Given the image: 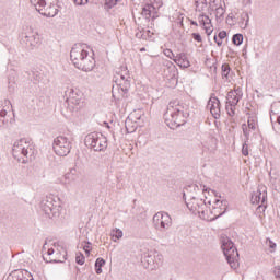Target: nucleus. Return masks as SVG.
Wrapping results in <instances>:
<instances>
[{"instance_id":"f257e3e1","label":"nucleus","mask_w":280,"mask_h":280,"mask_svg":"<svg viewBox=\"0 0 280 280\" xmlns=\"http://www.w3.org/2000/svg\"><path fill=\"white\" fill-rule=\"evenodd\" d=\"M189 119V105L179 102H171L164 114V121L171 130L185 126Z\"/></svg>"},{"instance_id":"f03ea898","label":"nucleus","mask_w":280,"mask_h":280,"mask_svg":"<svg viewBox=\"0 0 280 280\" xmlns=\"http://www.w3.org/2000/svg\"><path fill=\"white\" fill-rule=\"evenodd\" d=\"M221 248L230 267L233 268V270H237V266H240V252H237L235 243H233L229 236H223L221 238Z\"/></svg>"},{"instance_id":"7ed1b4c3","label":"nucleus","mask_w":280,"mask_h":280,"mask_svg":"<svg viewBox=\"0 0 280 280\" xmlns=\"http://www.w3.org/2000/svg\"><path fill=\"white\" fill-rule=\"evenodd\" d=\"M84 144L94 152H104L108 148V139L100 132H91L85 137Z\"/></svg>"},{"instance_id":"20e7f679","label":"nucleus","mask_w":280,"mask_h":280,"mask_svg":"<svg viewBox=\"0 0 280 280\" xmlns=\"http://www.w3.org/2000/svg\"><path fill=\"white\" fill-rule=\"evenodd\" d=\"M60 198L54 197V195L47 196L40 202L42 211H44L48 218H58L60 215Z\"/></svg>"},{"instance_id":"39448f33","label":"nucleus","mask_w":280,"mask_h":280,"mask_svg":"<svg viewBox=\"0 0 280 280\" xmlns=\"http://www.w3.org/2000/svg\"><path fill=\"white\" fill-rule=\"evenodd\" d=\"M12 152H13L14 159H18L19 162H21V160L19 158V156H21V154H22V156H25L22 159V163L24 165H26V163H30L28 154L31 156H32V154H34V151L27 144V140H25V138H22L19 141L14 142Z\"/></svg>"},{"instance_id":"423d86ee","label":"nucleus","mask_w":280,"mask_h":280,"mask_svg":"<svg viewBox=\"0 0 280 280\" xmlns=\"http://www.w3.org/2000/svg\"><path fill=\"white\" fill-rule=\"evenodd\" d=\"M52 150L58 156H67L71 153V141L65 136L55 138Z\"/></svg>"},{"instance_id":"0eeeda50","label":"nucleus","mask_w":280,"mask_h":280,"mask_svg":"<svg viewBox=\"0 0 280 280\" xmlns=\"http://www.w3.org/2000/svg\"><path fill=\"white\" fill-rule=\"evenodd\" d=\"M130 92V80H124L121 82H116L112 88V95L114 100H126L128 93Z\"/></svg>"},{"instance_id":"6e6552de","label":"nucleus","mask_w":280,"mask_h":280,"mask_svg":"<svg viewBox=\"0 0 280 280\" xmlns=\"http://www.w3.org/2000/svg\"><path fill=\"white\" fill-rule=\"evenodd\" d=\"M89 54L88 50L83 49L82 46L74 45L70 51V60L73 62L74 67L79 69L80 63L84 57Z\"/></svg>"},{"instance_id":"1a4fd4ad","label":"nucleus","mask_w":280,"mask_h":280,"mask_svg":"<svg viewBox=\"0 0 280 280\" xmlns=\"http://www.w3.org/2000/svg\"><path fill=\"white\" fill-rule=\"evenodd\" d=\"M164 67V75L167 78V80H172L173 82H178V68H176V65L174 62L166 60L163 62Z\"/></svg>"},{"instance_id":"9d476101","label":"nucleus","mask_w":280,"mask_h":280,"mask_svg":"<svg viewBox=\"0 0 280 280\" xmlns=\"http://www.w3.org/2000/svg\"><path fill=\"white\" fill-rule=\"evenodd\" d=\"M160 220V229L159 231H167L172 226V217L167 212H158L153 215V222Z\"/></svg>"},{"instance_id":"9b49d317","label":"nucleus","mask_w":280,"mask_h":280,"mask_svg":"<svg viewBox=\"0 0 280 280\" xmlns=\"http://www.w3.org/2000/svg\"><path fill=\"white\" fill-rule=\"evenodd\" d=\"M220 98L217 96H211L208 101L207 108L210 110L212 117L214 119H220L221 117V109H220Z\"/></svg>"},{"instance_id":"f8f14e48","label":"nucleus","mask_w":280,"mask_h":280,"mask_svg":"<svg viewBox=\"0 0 280 280\" xmlns=\"http://www.w3.org/2000/svg\"><path fill=\"white\" fill-rule=\"evenodd\" d=\"M242 97H244V92L242 91V88L231 90L226 95V104H229L230 106H237Z\"/></svg>"},{"instance_id":"ddd939ff","label":"nucleus","mask_w":280,"mask_h":280,"mask_svg":"<svg viewBox=\"0 0 280 280\" xmlns=\"http://www.w3.org/2000/svg\"><path fill=\"white\" fill-rule=\"evenodd\" d=\"M40 38L38 37V34L36 33H28L22 35V43L26 45L27 49H34L36 45H38V42Z\"/></svg>"},{"instance_id":"4468645a","label":"nucleus","mask_w":280,"mask_h":280,"mask_svg":"<svg viewBox=\"0 0 280 280\" xmlns=\"http://www.w3.org/2000/svg\"><path fill=\"white\" fill-rule=\"evenodd\" d=\"M266 194H262L260 189L252 195V205H258V211H266Z\"/></svg>"},{"instance_id":"2eb2a0df","label":"nucleus","mask_w":280,"mask_h":280,"mask_svg":"<svg viewBox=\"0 0 280 280\" xmlns=\"http://www.w3.org/2000/svg\"><path fill=\"white\" fill-rule=\"evenodd\" d=\"M198 22L199 25L203 27L207 36H211V34H213V24H211V19L209 18V15L201 13L198 16Z\"/></svg>"},{"instance_id":"dca6fc26","label":"nucleus","mask_w":280,"mask_h":280,"mask_svg":"<svg viewBox=\"0 0 280 280\" xmlns=\"http://www.w3.org/2000/svg\"><path fill=\"white\" fill-rule=\"evenodd\" d=\"M65 95L67 97L66 102L68 103V106H79L80 108V106L84 104V102H82V96H77V98H73V88H67Z\"/></svg>"},{"instance_id":"f3484780","label":"nucleus","mask_w":280,"mask_h":280,"mask_svg":"<svg viewBox=\"0 0 280 280\" xmlns=\"http://www.w3.org/2000/svg\"><path fill=\"white\" fill-rule=\"evenodd\" d=\"M81 71H93L95 69V58L89 56V52L83 57V60L80 62L79 68Z\"/></svg>"},{"instance_id":"a211bd4d","label":"nucleus","mask_w":280,"mask_h":280,"mask_svg":"<svg viewBox=\"0 0 280 280\" xmlns=\"http://www.w3.org/2000/svg\"><path fill=\"white\" fill-rule=\"evenodd\" d=\"M42 11L39 14L42 16H47L48 19H54L58 14V8H56V4L50 3L48 7H42Z\"/></svg>"},{"instance_id":"6ab92c4d","label":"nucleus","mask_w":280,"mask_h":280,"mask_svg":"<svg viewBox=\"0 0 280 280\" xmlns=\"http://www.w3.org/2000/svg\"><path fill=\"white\" fill-rule=\"evenodd\" d=\"M174 62L178 65L182 69H188V67H191L189 59H187V55L185 52L178 54L174 58Z\"/></svg>"},{"instance_id":"aec40b11","label":"nucleus","mask_w":280,"mask_h":280,"mask_svg":"<svg viewBox=\"0 0 280 280\" xmlns=\"http://www.w3.org/2000/svg\"><path fill=\"white\" fill-rule=\"evenodd\" d=\"M191 202H186V207L190 209V211H198L199 214L205 215V207H207V202L200 199V202H196L195 206L189 207Z\"/></svg>"},{"instance_id":"412c9836","label":"nucleus","mask_w":280,"mask_h":280,"mask_svg":"<svg viewBox=\"0 0 280 280\" xmlns=\"http://www.w3.org/2000/svg\"><path fill=\"white\" fill-rule=\"evenodd\" d=\"M280 102L273 103L270 109V120L271 124L277 121V117H280Z\"/></svg>"},{"instance_id":"4be33fe9","label":"nucleus","mask_w":280,"mask_h":280,"mask_svg":"<svg viewBox=\"0 0 280 280\" xmlns=\"http://www.w3.org/2000/svg\"><path fill=\"white\" fill-rule=\"evenodd\" d=\"M248 21H250V18L246 12L241 13V15L236 18V23H238L243 30L248 27Z\"/></svg>"},{"instance_id":"5701e85b","label":"nucleus","mask_w":280,"mask_h":280,"mask_svg":"<svg viewBox=\"0 0 280 280\" xmlns=\"http://www.w3.org/2000/svg\"><path fill=\"white\" fill-rule=\"evenodd\" d=\"M144 264H147V268L149 270H156V262L154 261V254H148L143 258Z\"/></svg>"},{"instance_id":"b1692460","label":"nucleus","mask_w":280,"mask_h":280,"mask_svg":"<svg viewBox=\"0 0 280 280\" xmlns=\"http://www.w3.org/2000/svg\"><path fill=\"white\" fill-rule=\"evenodd\" d=\"M155 10L154 5L152 4H145L142 8V16H145V19H156V13L152 15V11ZM152 16V18H151Z\"/></svg>"},{"instance_id":"393cba45","label":"nucleus","mask_w":280,"mask_h":280,"mask_svg":"<svg viewBox=\"0 0 280 280\" xmlns=\"http://www.w3.org/2000/svg\"><path fill=\"white\" fill-rule=\"evenodd\" d=\"M37 12H43V8H47V0H30Z\"/></svg>"},{"instance_id":"a878e982","label":"nucleus","mask_w":280,"mask_h":280,"mask_svg":"<svg viewBox=\"0 0 280 280\" xmlns=\"http://www.w3.org/2000/svg\"><path fill=\"white\" fill-rule=\"evenodd\" d=\"M196 12H201V14H205V10H207V0H196Z\"/></svg>"},{"instance_id":"bb28decb","label":"nucleus","mask_w":280,"mask_h":280,"mask_svg":"<svg viewBox=\"0 0 280 280\" xmlns=\"http://www.w3.org/2000/svg\"><path fill=\"white\" fill-rule=\"evenodd\" d=\"M220 202H221V205L224 207V208H223L224 210H223L222 212H219L218 215H214L212 220H218V218H222V215H224V213H226V207H228V205H229V201H226V200L220 201L219 199H217V200L214 201V205H218V203H220Z\"/></svg>"},{"instance_id":"cd10ccee","label":"nucleus","mask_w":280,"mask_h":280,"mask_svg":"<svg viewBox=\"0 0 280 280\" xmlns=\"http://www.w3.org/2000/svg\"><path fill=\"white\" fill-rule=\"evenodd\" d=\"M232 43H233V45H236V47H240V45H242V43H244V35L241 33L234 34L232 37Z\"/></svg>"},{"instance_id":"c85d7f7f","label":"nucleus","mask_w":280,"mask_h":280,"mask_svg":"<svg viewBox=\"0 0 280 280\" xmlns=\"http://www.w3.org/2000/svg\"><path fill=\"white\" fill-rule=\"evenodd\" d=\"M231 73V66L229 63H223L221 67V75L225 80H229V74Z\"/></svg>"},{"instance_id":"c756f323","label":"nucleus","mask_w":280,"mask_h":280,"mask_svg":"<svg viewBox=\"0 0 280 280\" xmlns=\"http://www.w3.org/2000/svg\"><path fill=\"white\" fill-rule=\"evenodd\" d=\"M21 277H23V270H15L8 276L7 280H21Z\"/></svg>"},{"instance_id":"7c9ffc66","label":"nucleus","mask_w":280,"mask_h":280,"mask_svg":"<svg viewBox=\"0 0 280 280\" xmlns=\"http://www.w3.org/2000/svg\"><path fill=\"white\" fill-rule=\"evenodd\" d=\"M224 12H226V10H224V8H222V4H220L215 9V19H217V21H222V19H224Z\"/></svg>"},{"instance_id":"2f4dec72","label":"nucleus","mask_w":280,"mask_h":280,"mask_svg":"<svg viewBox=\"0 0 280 280\" xmlns=\"http://www.w3.org/2000/svg\"><path fill=\"white\" fill-rule=\"evenodd\" d=\"M43 259L46 261V264H62V260L58 258H51V256H47L45 254L43 255Z\"/></svg>"},{"instance_id":"473e14b6","label":"nucleus","mask_w":280,"mask_h":280,"mask_svg":"<svg viewBox=\"0 0 280 280\" xmlns=\"http://www.w3.org/2000/svg\"><path fill=\"white\" fill-rule=\"evenodd\" d=\"M117 3H119V0H106L104 8H105V10H113V8H115V5H117Z\"/></svg>"},{"instance_id":"72a5a7b5","label":"nucleus","mask_w":280,"mask_h":280,"mask_svg":"<svg viewBox=\"0 0 280 280\" xmlns=\"http://www.w3.org/2000/svg\"><path fill=\"white\" fill-rule=\"evenodd\" d=\"M153 257H154L155 268L161 266V264H163V255L159 254V252H155L153 254Z\"/></svg>"},{"instance_id":"f704fd0d","label":"nucleus","mask_w":280,"mask_h":280,"mask_svg":"<svg viewBox=\"0 0 280 280\" xmlns=\"http://www.w3.org/2000/svg\"><path fill=\"white\" fill-rule=\"evenodd\" d=\"M235 106L237 105H230L229 103H226L225 110H228V115L230 117H233L235 115Z\"/></svg>"},{"instance_id":"c9c22d12","label":"nucleus","mask_w":280,"mask_h":280,"mask_svg":"<svg viewBox=\"0 0 280 280\" xmlns=\"http://www.w3.org/2000/svg\"><path fill=\"white\" fill-rule=\"evenodd\" d=\"M242 130H243V135L245 137V143H248V139L250 137V131H248V127L246 126V124L242 125Z\"/></svg>"},{"instance_id":"e433bc0d","label":"nucleus","mask_w":280,"mask_h":280,"mask_svg":"<svg viewBox=\"0 0 280 280\" xmlns=\"http://www.w3.org/2000/svg\"><path fill=\"white\" fill-rule=\"evenodd\" d=\"M82 246H83L84 253L88 254V255H91V250H92L91 242L84 241V242L82 243Z\"/></svg>"},{"instance_id":"4c0bfd02","label":"nucleus","mask_w":280,"mask_h":280,"mask_svg":"<svg viewBox=\"0 0 280 280\" xmlns=\"http://www.w3.org/2000/svg\"><path fill=\"white\" fill-rule=\"evenodd\" d=\"M113 237H115L116 240H121L124 237V231H121L120 229L114 230Z\"/></svg>"},{"instance_id":"58836bf2","label":"nucleus","mask_w":280,"mask_h":280,"mask_svg":"<svg viewBox=\"0 0 280 280\" xmlns=\"http://www.w3.org/2000/svg\"><path fill=\"white\" fill-rule=\"evenodd\" d=\"M85 261L86 258L84 257V254L77 255L75 262L79 264V266H84Z\"/></svg>"},{"instance_id":"ea45409f","label":"nucleus","mask_w":280,"mask_h":280,"mask_svg":"<svg viewBox=\"0 0 280 280\" xmlns=\"http://www.w3.org/2000/svg\"><path fill=\"white\" fill-rule=\"evenodd\" d=\"M21 280H34V277L27 270H22Z\"/></svg>"},{"instance_id":"a19ab883","label":"nucleus","mask_w":280,"mask_h":280,"mask_svg":"<svg viewBox=\"0 0 280 280\" xmlns=\"http://www.w3.org/2000/svg\"><path fill=\"white\" fill-rule=\"evenodd\" d=\"M128 124H130V120H126V121H125L126 132H128V135H132V132H136V131H137V128H135V127H128Z\"/></svg>"},{"instance_id":"79ce46f5","label":"nucleus","mask_w":280,"mask_h":280,"mask_svg":"<svg viewBox=\"0 0 280 280\" xmlns=\"http://www.w3.org/2000/svg\"><path fill=\"white\" fill-rule=\"evenodd\" d=\"M124 80H130V77H127L124 75V74H118V77H114V82L117 83V82H124Z\"/></svg>"},{"instance_id":"37998d69","label":"nucleus","mask_w":280,"mask_h":280,"mask_svg":"<svg viewBox=\"0 0 280 280\" xmlns=\"http://www.w3.org/2000/svg\"><path fill=\"white\" fill-rule=\"evenodd\" d=\"M106 266V260L104 258H97L95 261V268H102Z\"/></svg>"},{"instance_id":"c03bdc74","label":"nucleus","mask_w":280,"mask_h":280,"mask_svg":"<svg viewBox=\"0 0 280 280\" xmlns=\"http://www.w3.org/2000/svg\"><path fill=\"white\" fill-rule=\"evenodd\" d=\"M215 5H218V4L215 3V0H210L209 7H208V12H209L210 14H213V11L215 10V9H214Z\"/></svg>"},{"instance_id":"a18cd8bd","label":"nucleus","mask_w":280,"mask_h":280,"mask_svg":"<svg viewBox=\"0 0 280 280\" xmlns=\"http://www.w3.org/2000/svg\"><path fill=\"white\" fill-rule=\"evenodd\" d=\"M247 126H248L249 130H256V128H257L255 125V119H253V118H248Z\"/></svg>"},{"instance_id":"49530a36","label":"nucleus","mask_w":280,"mask_h":280,"mask_svg":"<svg viewBox=\"0 0 280 280\" xmlns=\"http://www.w3.org/2000/svg\"><path fill=\"white\" fill-rule=\"evenodd\" d=\"M191 37L194 40H196V43H202V35H200V33H192Z\"/></svg>"},{"instance_id":"de8ad7c7","label":"nucleus","mask_w":280,"mask_h":280,"mask_svg":"<svg viewBox=\"0 0 280 280\" xmlns=\"http://www.w3.org/2000/svg\"><path fill=\"white\" fill-rule=\"evenodd\" d=\"M242 154L243 156H248V144L246 142L243 143Z\"/></svg>"},{"instance_id":"09e8293b","label":"nucleus","mask_w":280,"mask_h":280,"mask_svg":"<svg viewBox=\"0 0 280 280\" xmlns=\"http://www.w3.org/2000/svg\"><path fill=\"white\" fill-rule=\"evenodd\" d=\"M234 21H235V16H233V13H230V14L228 15V18H226V23H228L229 25H233Z\"/></svg>"},{"instance_id":"8fccbe9b","label":"nucleus","mask_w":280,"mask_h":280,"mask_svg":"<svg viewBox=\"0 0 280 280\" xmlns=\"http://www.w3.org/2000/svg\"><path fill=\"white\" fill-rule=\"evenodd\" d=\"M228 34L226 31H220L217 37H219V40H224L226 38Z\"/></svg>"},{"instance_id":"3c124183","label":"nucleus","mask_w":280,"mask_h":280,"mask_svg":"<svg viewBox=\"0 0 280 280\" xmlns=\"http://www.w3.org/2000/svg\"><path fill=\"white\" fill-rule=\"evenodd\" d=\"M273 275H275L276 279H280V266H276L273 268Z\"/></svg>"},{"instance_id":"603ef678","label":"nucleus","mask_w":280,"mask_h":280,"mask_svg":"<svg viewBox=\"0 0 280 280\" xmlns=\"http://www.w3.org/2000/svg\"><path fill=\"white\" fill-rule=\"evenodd\" d=\"M75 5H86L89 3V0H73Z\"/></svg>"},{"instance_id":"864d4df0","label":"nucleus","mask_w":280,"mask_h":280,"mask_svg":"<svg viewBox=\"0 0 280 280\" xmlns=\"http://www.w3.org/2000/svg\"><path fill=\"white\" fill-rule=\"evenodd\" d=\"M82 97V92L78 89H73V98Z\"/></svg>"},{"instance_id":"5fc2aeb1","label":"nucleus","mask_w":280,"mask_h":280,"mask_svg":"<svg viewBox=\"0 0 280 280\" xmlns=\"http://www.w3.org/2000/svg\"><path fill=\"white\" fill-rule=\"evenodd\" d=\"M136 38L145 39V34H143L142 31H138V32L136 33Z\"/></svg>"},{"instance_id":"6e6d98bb","label":"nucleus","mask_w":280,"mask_h":280,"mask_svg":"<svg viewBox=\"0 0 280 280\" xmlns=\"http://www.w3.org/2000/svg\"><path fill=\"white\" fill-rule=\"evenodd\" d=\"M165 56H167V58H176V56H174V52H172V50L170 49H166L164 51Z\"/></svg>"},{"instance_id":"4d7b16f0","label":"nucleus","mask_w":280,"mask_h":280,"mask_svg":"<svg viewBox=\"0 0 280 280\" xmlns=\"http://www.w3.org/2000/svg\"><path fill=\"white\" fill-rule=\"evenodd\" d=\"M188 189H194V191H200V186L197 184H192L188 186Z\"/></svg>"},{"instance_id":"13d9d810","label":"nucleus","mask_w":280,"mask_h":280,"mask_svg":"<svg viewBox=\"0 0 280 280\" xmlns=\"http://www.w3.org/2000/svg\"><path fill=\"white\" fill-rule=\"evenodd\" d=\"M7 116H8V110H5V109L0 110V118L1 119H5Z\"/></svg>"},{"instance_id":"bf43d9fd","label":"nucleus","mask_w":280,"mask_h":280,"mask_svg":"<svg viewBox=\"0 0 280 280\" xmlns=\"http://www.w3.org/2000/svg\"><path fill=\"white\" fill-rule=\"evenodd\" d=\"M214 42L217 43L218 47H222V40L221 39H218V35H214Z\"/></svg>"},{"instance_id":"052dcab7","label":"nucleus","mask_w":280,"mask_h":280,"mask_svg":"<svg viewBox=\"0 0 280 280\" xmlns=\"http://www.w3.org/2000/svg\"><path fill=\"white\" fill-rule=\"evenodd\" d=\"M54 253H55L54 248H49V249L46 252V254H44V255H47V257H51V255H54Z\"/></svg>"},{"instance_id":"680f3d73","label":"nucleus","mask_w":280,"mask_h":280,"mask_svg":"<svg viewBox=\"0 0 280 280\" xmlns=\"http://www.w3.org/2000/svg\"><path fill=\"white\" fill-rule=\"evenodd\" d=\"M153 224H154L155 229L159 231L160 225H161V220H159V221H153Z\"/></svg>"},{"instance_id":"e2e57ef3","label":"nucleus","mask_w":280,"mask_h":280,"mask_svg":"<svg viewBox=\"0 0 280 280\" xmlns=\"http://www.w3.org/2000/svg\"><path fill=\"white\" fill-rule=\"evenodd\" d=\"M96 275H102V267H95Z\"/></svg>"},{"instance_id":"0e129e2a","label":"nucleus","mask_w":280,"mask_h":280,"mask_svg":"<svg viewBox=\"0 0 280 280\" xmlns=\"http://www.w3.org/2000/svg\"><path fill=\"white\" fill-rule=\"evenodd\" d=\"M190 25H195V27H198V22L190 20Z\"/></svg>"},{"instance_id":"69168bd1","label":"nucleus","mask_w":280,"mask_h":280,"mask_svg":"<svg viewBox=\"0 0 280 280\" xmlns=\"http://www.w3.org/2000/svg\"><path fill=\"white\" fill-rule=\"evenodd\" d=\"M269 248H277V244L273 242H270Z\"/></svg>"},{"instance_id":"338daca9","label":"nucleus","mask_w":280,"mask_h":280,"mask_svg":"<svg viewBox=\"0 0 280 280\" xmlns=\"http://www.w3.org/2000/svg\"><path fill=\"white\" fill-rule=\"evenodd\" d=\"M275 124H278V125H279V128H280V116H277V117H276Z\"/></svg>"},{"instance_id":"774afa93","label":"nucleus","mask_w":280,"mask_h":280,"mask_svg":"<svg viewBox=\"0 0 280 280\" xmlns=\"http://www.w3.org/2000/svg\"><path fill=\"white\" fill-rule=\"evenodd\" d=\"M0 121H2L3 125L8 124V120L5 118H0Z\"/></svg>"}]
</instances>
